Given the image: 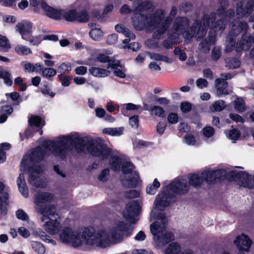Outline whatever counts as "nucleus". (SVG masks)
Wrapping results in <instances>:
<instances>
[{"label":"nucleus","mask_w":254,"mask_h":254,"mask_svg":"<svg viewBox=\"0 0 254 254\" xmlns=\"http://www.w3.org/2000/svg\"><path fill=\"white\" fill-rule=\"evenodd\" d=\"M73 147L78 153L83 151L86 147L89 153L102 160L107 159L111 154V150L101 141L96 139L87 140V138L81 137L76 133H71L60 137L56 142L46 141L44 148L39 146L35 148L29 156L22 159L21 169L25 170L28 165L27 159L29 158L30 165L28 170L29 182L36 187H45L47 182L45 177H41L43 170L36 164L43 159L48 149L56 158L63 160L71 152Z\"/></svg>","instance_id":"obj_1"},{"label":"nucleus","mask_w":254,"mask_h":254,"mask_svg":"<svg viewBox=\"0 0 254 254\" xmlns=\"http://www.w3.org/2000/svg\"><path fill=\"white\" fill-rule=\"evenodd\" d=\"M131 233L132 230L124 222L118 221L110 231H95L86 228L76 230L64 227L60 231L59 239L62 243L70 244L74 248L84 247L91 250L105 248L111 244L120 243L125 236H129Z\"/></svg>","instance_id":"obj_2"},{"label":"nucleus","mask_w":254,"mask_h":254,"mask_svg":"<svg viewBox=\"0 0 254 254\" xmlns=\"http://www.w3.org/2000/svg\"><path fill=\"white\" fill-rule=\"evenodd\" d=\"M164 14L163 10H156L149 16L141 14H134L132 17L133 26L137 30H155L153 34V38L161 39L165 33L168 24L166 20L163 19Z\"/></svg>","instance_id":"obj_3"},{"label":"nucleus","mask_w":254,"mask_h":254,"mask_svg":"<svg viewBox=\"0 0 254 254\" xmlns=\"http://www.w3.org/2000/svg\"><path fill=\"white\" fill-rule=\"evenodd\" d=\"M216 20V15L211 12L209 15H204L200 20H195L190 28L189 33H185V38L191 40L193 37L196 40L203 38L207 33L208 28L215 31L225 29V22L221 19Z\"/></svg>","instance_id":"obj_4"},{"label":"nucleus","mask_w":254,"mask_h":254,"mask_svg":"<svg viewBox=\"0 0 254 254\" xmlns=\"http://www.w3.org/2000/svg\"><path fill=\"white\" fill-rule=\"evenodd\" d=\"M156 222L150 225V231L153 235L157 236V240L159 243L165 245L174 240V235L170 232L165 231L168 221L164 213H159Z\"/></svg>","instance_id":"obj_5"},{"label":"nucleus","mask_w":254,"mask_h":254,"mask_svg":"<svg viewBox=\"0 0 254 254\" xmlns=\"http://www.w3.org/2000/svg\"><path fill=\"white\" fill-rule=\"evenodd\" d=\"M134 166L130 162L124 160L122 166V172L125 175L121 178L122 185L127 188H134L137 184L139 175L135 171L133 172Z\"/></svg>","instance_id":"obj_6"},{"label":"nucleus","mask_w":254,"mask_h":254,"mask_svg":"<svg viewBox=\"0 0 254 254\" xmlns=\"http://www.w3.org/2000/svg\"><path fill=\"white\" fill-rule=\"evenodd\" d=\"M216 20L221 19L225 22V27L227 23L230 22L235 16V10L233 8H229L227 10L229 6V3L227 0H219L216 4Z\"/></svg>","instance_id":"obj_7"},{"label":"nucleus","mask_w":254,"mask_h":254,"mask_svg":"<svg viewBox=\"0 0 254 254\" xmlns=\"http://www.w3.org/2000/svg\"><path fill=\"white\" fill-rule=\"evenodd\" d=\"M190 21L186 17L178 16L173 22L172 29L175 31V37L181 34L185 38V33H189Z\"/></svg>","instance_id":"obj_8"},{"label":"nucleus","mask_w":254,"mask_h":254,"mask_svg":"<svg viewBox=\"0 0 254 254\" xmlns=\"http://www.w3.org/2000/svg\"><path fill=\"white\" fill-rule=\"evenodd\" d=\"M168 190H170L175 195L177 194H184L189 190L190 185L185 179L178 178L167 186Z\"/></svg>","instance_id":"obj_9"},{"label":"nucleus","mask_w":254,"mask_h":254,"mask_svg":"<svg viewBox=\"0 0 254 254\" xmlns=\"http://www.w3.org/2000/svg\"><path fill=\"white\" fill-rule=\"evenodd\" d=\"M139 209V206L136 201L133 200L128 203L123 213L124 217L131 224L136 223L138 220L137 215Z\"/></svg>","instance_id":"obj_10"},{"label":"nucleus","mask_w":254,"mask_h":254,"mask_svg":"<svg viewBox=\"0 0 254 254\" xmlns=\"http://www.w3.org/2000/svg\"><path fill=\"white\" fill-rule=\"evenodd\" d=\"M36 211L42 215V221H45L50 219L59 218V214L57 212L55 205L49 204L44 207L40 206L36 207Z\"/></svg>","instance_id":"obj_11"},{"label":"nucleus","mask_w":254,"mask_h":254,"mask_svg":"<svg viewBox=\"0 0 254 254\" xmlns=\"http://www.w3.org/2000/svg\"><path fill=\"white\" fill-rule=\"evenodd\" d=\"M175 195L170 190H168L166 187V190H163L161 194L157 195L155 199V207L159 210H162L161 207H165L169 205L171 200Z\"/></svg>","instance_id":"obj_12"},{"label":"nucleus","mask_w":254,"mask_h":254,"mask_svg":"<svg viewBox=\"0 0 254 254\" xmlns=\"http://www.w3.org/2000/svg\"><path fill=\"white\" fill-rule=\"evenodd\" d=\"M43 222L45 230L50 235H54L60 232L62 228L60 217L50 219Z\"/></svg>","instance_id":"obj_13"},{"label":"nucleus","mask_w":254,"mask_h":254,"mask_svg":"<svg viewBox=\"0 0 254 254\" xmlns=\"http://www.w3.org/2000/svg\"><path fill=\"white\" fill-rule=\"evenodd\" d=\"M234 244L236 245L239 249L238 254L241 253L242 254H245V252H248L250 248L252 241L249 237L244 234L238 236L234 241Z\"/></svg>","instance_id":"obj_14"},{"label":"nucleus","mask_w":254,"mask_h":254,"mask_svg":"<svg viewBox=\"0 0 254 254\" xmlns=\"http://www.w3.org/2000/svg\"><path fill=\"white\" fill-rule=\"evenodd\" d=\"M154 8L152 2L148 0H134L133 2L132 12L134 14H141V12L151 11Z\"/></svg>","instance_id":"obj_15"},{"label":"nucleus","mask_w":254,"mask_h":254,"mask_svg":"<svg viewBox=\"0 0 254 254\" xmlns=\"http://www.w3.org/2000/svg\"><path fill=\"white\" fill-rule=\"evenodd\" d=\"M41 7L45 14L49 17L55 20H59L62 17V9H56L49 5L45 1L41 2Z\"/></svg>","instance_id":"obj_16"},{"label":"nucleus","mask_w":254,"mask_h":254,"mask_svg":"<svg viewBox=\"0 0 254 254\" xmlns=\"http://www.w3.org/2000/svg\"><path fill=\"white\" fill-rule=\"evenodd\" d=\"M254 43V33L253 35L247 36L243 34L241 39L237 44L236 50L237 52H240L242 51L249 50L252 44Z\"/></svg>","instance_id":"obj_17"},{"label":"nucleus","mask_w":254,"mask_h":254,"mask_svg":"<svg viewBox=\"0 0 254 254\" xmlns=\"http://www.w3.org/2000/svg\"><path fill=\"white\" fill-rule=\"evenodd\" d=\"M231 173L235 175L236 179L239 180L243 187L249 189L254 188V181H252V176L251 175L245 172H241L238 173L232 172Z\"/></svg>","instance_id":"obj_18"},{"label":"nucleus","mask_w":254,"mask_h":254,"mask_svg":"<svg viewBox=\"0 0 254 254\" xmlns=\"http://www.w3.org/2000/svg\"><path fill=\"white\" fill-rule=\"evenodd\" d=\"M232 3L236 7V14L238 18H242L247 17L250 14L246 9L245 0H232Z\"/></svg>","instance_id":"obj_19"},{"label":"nucleus","mask_w":254,"mask_h":254,"mask_svg":"<svg viewBox=\"0 0 254 254\" xmlns=\"http://www.w3.org/2000/svg\"><path fill=\"white\" fill-rule=\"evenodd\" d=\"M215 86L218 96H225L232 92V90L228 88V82L224 80L216 79L215 81Z\"/></svg>","instance_id":"obj_20"},{"label":"nucleus","mask_w":254,"mask_h":254,"mask_svg":"<svg viewBox=\"0 0 254 254\" xmlns=\"http://www.w3.org/2000/svg\"><path fill=\"white\" fill-rule=\"evenodd\" d=\"M215 41V38L214 36L209 35L208 38L202 39L198 45V50L200 53L203 54H207L210 50V46L214 44Z\"/></svg>","instance_id":"obj_21"},{"label":"nucleus","mask_w":254,"mask_h":254,"mask_svg":"<svg viewBox=\"0 0 254 254\" xmlns=\"http://www.w3.org/2000/svg\"><path fill=\"white\" fill-rule=\"evenodd\" d=\"M17 31L21 35L22 39H26V36L32 31V24L28 21L18 23L16 26Z\"/></svg>","instance_id":"obj_22"},{"label":"nucleus","mask_w":254,"mask_h":254,"mask_svg":"<svg viewBox=\"0 0 254 254\" xmlns=\"http://www.w3.org/2000/svg\"><path fill=\"white\" fill-rule=\"evenodd\" d=\"M54 199V195L48 192H39L35 195V203L37 205L41 206V205L47 202H50Z\"/></svg>","instance_id":"obj_23"},{"label":"nucleus","mask_w":254,"mask_h":254,"mask_svg":"<svg viewBox=\"0 0 254 254\" xmlns=\"http://www.w3.org/2000/svg\"><path fill=\"white\" fill-rule=\"evenodd\" d=\"M109 67L112 68L113 70L114 74L116 76L122 78H124L126 77L125 73L126 69L125 67L120 64L119 61L110 62Z\"/></svg>","instance_id":"obj_24"},{"label":"nucleus","mask_w":254,"mask_h":254,"mask_svg":"<svg viewBox=\"0 0 254 254\" xmlns=\"http://www.w3.org/2000/svg\"><path fill=\"white\" fill-rule=\"evenodd\" d=\"M248 27V23L245 21H240L238 23L237 25H232L231 29L227 36H231L234 38L241 32L246 31Z\"/></svg>","instance_id":"obj_25"},{"label":"nucleus","mask_w":254,"mask_h":254,"mask_svg":"<svg viewBox=\"0 0 254 254\" xmlns=\"http://www.w3.org/2000/svg\"><path fill=\"white\" fill-rule=\"evenodd\" d=\"M165 254H193L190 251L181 252L180 246L175 243L170 244L165 251Z\"/></svg>","instance_id":"obj_26"},{"label":"nucleus","mask_w":254,"mask_h":254,"mask_svg":"<svg viewBox=\"0 0 254 254\" xmlns=\"http://www.w3.org/2000/svg\"><path fill=\"white\" fill-rule=\"evenodd\" d=\"M17 184L20 193L25 197H27L28 196V190L25 183L24 174L21 173L19 174L18 179L17 180Z\"/></svg>","instance_id":"obj_27"},{"label":"nucleus","mask_w":254,"mask_h":254,"mask_svg":"<svg viewBox=\"0 0 254 254\" xmlns=\"http://www.w3.org/2000/svg\"><path fill=\"white\" fill-rule=\"evenodd\" d=\"M89 73L96 77H105L108 76L110 72L105 69L98 67L92 66L89 69Z\"/></svg>","instance_id":"obj_28"},{"label":"nucleus","mask_w":254,"mask_h":254,"mask_svg":"<svg viewBox=\"0 0 254 254\" xmlns=\"http://www.w3.org/2000/svg\"><path fill=\"white\" fill-rule=\"evenodd\" d=\"M109 161L112 169L114 171H120L124 160L119 156H112Z\"/></svg>","instance_id":"obj_29"},{"label":"nucleus","mask_w":254,"mask_h":254,"mask_svg":"<svg viewBox=\"0 0 254 254\" xmlns=\"http://www.w3.org/2000/svg\"><path fill=\"white\" fill-rule=\"evenodd\" d=\"M188 177L189 179V184L194 187L200 186L203 182V180L202 177V173L200 176L198 174H190L188 175Z\"/></svg>","instance_id":"obj_30"},{"label":"nucleus","mask_w":254,"mask_h":254,"mask_svg":"<svg viewBox=\"0 0 254 254\" xmlns=\"http://www.w3.org/2000/svg\"><path fill=\"white\" fill-rule=\"evenodd\" d=\"M157 10H162L164 11V14L163 15V19L165 20H166V21H167L166 22H167L168 23L167 27L165 29V32H166L167 31V29H168V28L169 27L171 23L172 22V18H174L176 15V14L177 13V11H178L177 8L174 6H172L171 8V11L170 12L169 15L168 16H166V12L164 9H158Z\"/></svg>","instance_id":"obj_31"},{"label":"nucleus","mask_w":254,"mask_h":254,"mask_svg":"<svg viewBox=\"0 0 254 254\" xmlns=\"http://www.w3.org/2000/svg\"><path fill=\"white\" fill-rule=\"evenodd\" d=\"M0 78L3 80L4 83L8 86H11L12 85V80L11 74L9 71L2 69L0 67Z\"/></svg>","instance_id":"obj_32"},{"label":"nucleus","mask_w":254,"mask_h":254,"mask_svg":"<svg viewBox=\"0 0 254 254\" xmlns=\"http://www.w3.org/2000/svg\"><path fill=\"white\" fill-rule=\"evenodd\" d=\"M225 66L230 69L238 68L241 64L239 60L235 58H228L225 59Z\"/></svg>","instance_id":"obj_33"},{"label":"nucleus","mask_w":254,"mask_h":254,"mask_svg":"<svg viewBox=\"0 0 254 254\" xmlns=\"http://www.w3.org/2000/svg\"><path fill=\"white\" fill-rule=\"evenodd\" d=\"M23 39L28 41L29 42V44L33 46H38L43 40V39L41 36H34L31 34V33L28 34L26 36V39Z\"/></svg>","instance_id":"obj_34"},{"label":"nucleus","mask_w":254,"mask_h":254,"mask_svg":"<svg viewBox=\"0 0 254 254\" xmlns=\"http://www.w3.org/2000/svg\"><path fill=\"white\" fill-rule=\"evenodd\" d=\"M90 16L87 12L82 10L79 12L76 11L75 21L80 23H85L89 21Z\"/></svg>","instance_id":"obj_35"},{"label":"nucleus","mask_w":254,"mask_h":254,"mask_svg":"<svg viewBox=\"0 0 254 254\" xmlns=\"http://www.w3.org/2000/svg\"><path fill=\"white\" fill-rule=\"evenodd\" d=\"M76 10L70 9L67 11L62 9V17L67 21H75Z\"/></svg>","instance_id":"obj_36"},{"label":"nucleus","mask_w":254,"mask_h":254,"mask_svg":"<svg viewBox=\"0 0 254 254\" xmlns=\"http://www.w3.org/2000/svg\"><path fill=\"white\" fill-rule=\"evenodd\" d=\"M151 59L157 61H163L167 63H171L172 61L167 56L158 53H148Z\"/></svg>","instance_id":"obj_37"},{"label":"nucleus","mask_w":254,"mask_h":254,"mask_svg":"<svg viewBox=\"0 0 254 254\" xmlns=\"http://www.w3.org/2000/svg\"><path fill=\"white\" fill-rule=\"evenodd\" d=\"M31 246L34 251L38 254H44L46 252V248L43 244L37 241H32Z\"/></svg>","instance_id":"obj_38"},{"label":"nucleus","mask_w":254,"mask_h":254,"mask_svg":"<svg viewBox=\"0 0 254 254\" xmlns=\"http://www.w3.org/2000/svg\"><path fill=\"white\" fill-rule=\"evenodd\" d=\"M236 40L231 36H227L225 42V52L226 53L231 52L235 48Z\"/></svg>","instance_id":"obj_39"},{"label":"nucleus","mask_w":254,"mask_h":254,"mask_svg":"<svg viewBox=\"0 0 254 254\" xmlns=\"http://www.w3.org/2000/svg\"><path fill=\"white\" fill-rule=\"evenodd\" d=\"M244 100L242 98L237 97L234 101V108L238 112L242 113L246 110Z\"/></svg>","instance_id":"obj_40"},{"label":"nucleus","mask_w":254,"mask_h":254,"mask_svg":"<svg viewBox=\"0 0 254 254\" xmlns=\"http://www.w3.org/2000/svg\"><path fill=\"white\" fill-rule=\"evenodd\" d=\"M226 107L225 102L222 100L215 101L210 107L212 112H220L224 109Z\"/></svg>","instance_id":"obj_41"},{"label":"nucleus","mask_w":254,"mask_h":254,"mask_svg":"<svg viewBox=\"0 0 254 254\" xmlns=\"http://www.w3.org/2000/svg\"><path fill=\"white\" fill-rule=\"evenodd\" d=\"M15 51L16 53L21 55H27L29 54H32V53L29 48L26 46L20 44L15 46Z\"/></svg>","instance_id":"obj_42"},{"label":"nucleus","mask_w":254,"mask_h":254,"mask_svg":"<svg viewBox=\"0 0 254 254\" xmlns=\"http://www.w3.org/2000/svg\"><path fill=\"white\" fill-rule=\"evenodd\" d=\"M160 186V183L157 179H155L152 184H150L147 186L146 189V192L148 194H154Z\"/></svg>","instance_id":"obj_43"},{"label":"nucleus","mask_w":254,"mask_h":254,"mask_svg":"<svg viewBox=\"0 0 254 254\" xmlns=\"http://www.w3.org/2000/svg\"><path fill=\"white\" fill-rule=\"evenodd\" d=\"M123 130L122 127L105 128L103 129V133L113 136H119L122 134Z\"/></svg>","instance_id":"obj_44"},{"label":"nucleus","mask_w":254,"mask_h":254,"mask_svg":"<svg viewBox=\"0 0 254 254\" xmlns=\"http://www.w3.org/2000/svg\"><path fill=\"white\" fill-rule=\"evenodd\" d=\"M57 74V71L51 67H46L42 69V75L48 79H50Z\"/></svg>","instance_id":"obj_45"},{"label":"nucleus","mask_w":254,"mask_h":254,"mask_svg":"<svg viewBox=\"0 0 254 254\" xmlns=\"http://www.w3.org/2000/svg\"><path fill=\"white\" fill-rule=\"evenodd\" d=\"M150 111L152 115L161 118H163L165 116V111L161 107L154 106L150 108Z\"/></svg>","instance_id":"obj_46"},{"label":"nucleus","mask_w":254,"mask_h":254,"mask_svg":"<svg viewBox=\"0 0 254 254\" xmlns=\"http://www.w3.org/2000/svg\"><path fill=\"white\" fill-rule=\"evenodd\" d=\"M177 37H175V34L171 35L169 34L168 38L165 39L163 42V46L166 49L172 48L173 45L175 44L176 38Z\"/></svg>","instance_id":"obj_47"},{"label":"nucleus","mask_w":254,"mask_h":254,"mask_svg":"<svg viewBox=\"0 0 254 254\" xmlns=\"http://www.w3.org/2000/svg\"><path fill=\"white\" fill-rule=\"evenodd\" d=\"M5 96L14 102L13 105H18L22 100L20 94L17 92L6 93Z\"/></svg>","instance_id":"obj_48"},{"label":"nucleus","mask_w":254,"mask_h":254,"mask_svg":"<svg viewBox=\"0 0 254 254\" xmlns=\"http://www.w3.org/2000/svg\"><path fill=\"white\" fill-rule=\"evenodd\" d=\"M89 35L93 40L99 41L103 36V32L99 28H93L90 31Z\"/></svg>","instance_id":"obj_49"},{"label":"nucleus","mask_w":254,"mask_h":254,"mask_svg":"<svg viewBox=\"0 0 254 254\" xmlns=\"http://www.w3.org/2000/svg\"><path fill=\"white\" fill-rule=\"evenodd\" d=\"M29 123L30 126H35L37 127L43 126L44 122L42 119L38 116H32L29 120Z\"/></svg>","instance_id":"obj_50"},{"label":"nucleus","mask_w":254,"mask_h":254,"mask_svg":"<svg viewBox=\"0 0 254 254\" xmlns=\"http://www.w3.org/2000/svg\"><path fill=\"white\" fill-rule=\"evenodd\" d=\"M214 177L213 171H207L202 173V177L203 181H205L208 184L212 183L215 181Z\"/></svg>","instance_id":"obj_51"},{"label":"nucleus","mask_w":254,"mask_h":254,"mask_svg":"<svg viewBox=\"0 0 254 254\" xmlns=\"http://www.w3.org/2000/svg\"><path fill=\"white\" fill-rule=\"evenodd\" d=\"M221 56V49L219 46H215L211 51V58L213 61H217Z\"/></svg>","instance_id":"obj_52"},{"label":"nucleus","mask_w":254,"mask_h":254,"mask_svg":"<svg viewBox=\"0 0 254 254\" xmlns=\"http://www.w3.org/2000/svg\"><path fill=\"white\" fill-rule=\"evenodd\" d=\"M10 144L8 143H3L0 144V163L3 162L5 160V152L3 150L5 148L6 150H8L10 148Z\"/></svg>","instance_id":"obj_53"},{"label":"nucleus","mask_w":254,"mask_h":254,"mask_svg":"<svg viewBox=\"0 0 254 254\" xmlns=\"http://www.w3.org/2000/svg\"><path fill=\"white\" fill-rule=\"evenodd\" d=\"M0 48L4 51H7L10 48L8 40L5 37L0 35Z\"/></svg>","instance_id":"obj_54"},{"label":"nucleus","mask_w":254,"mask_h":254,"mask_svg":"<svg viewBox=\"0 0 254 254\" xmlns=\"http://www.w3.org/2000/svg\"><path fill=\"white\" fill-rule=\"evenodd\" d=\"M110 170L109 169L103 170L98 176V180L101 182H105L108 180Z\"/></svg>","instance_id":"obj_55"},{"label":"nucleus","mask_w":254,"mask_h":254,"mask_svg":"<svg viewBox=\"0 0 254 254\" xmlns=\"http://www.w3.org/2000/svg\"><path fill=\"white\" fill-rule=\"evenodd\" d=\"M173 53L174 55L179 57V60L181 61H185L187 59L186 53L179 47L175 48Z\"/></svg>","instance_id":"obj_56"},{"label":"nucleus","mask_w":254,"mask_h":254,"mask_svg":"<svg viewBox=\"0 0 254 254\" xmlns=\"http://www.w3.org/2000/svg\"><path fill=\"white\" fill-rule=\"evenodd\" d=\"M240 136V131L237 129H233L229 131L228 136L231 140H236Z\"/></svg>","instance_id":"obj_57"},{"label":"nucleus","mask_w":254,"mask_h":254,"mask_svg":"<svg viewBox=\"0 0 254 254\" xmlns=\"http://www.w3.org/2000/svg\"><path fill=\"white\" fill-rule=\"evenodd\" d=\"M202 132L204 136L209 138L213 135L214 133V129L212 127L207 126L203 128Z\"/></svg>","instance_id":"obj_58"},{"label":"nucleus","mask_w":254,"mask_h":254,"mask_svg":"<svg viewBox=\"0 0 254 254\" xmlns=\"http://www.w3.org/2000/svg\"><path fill=\"white\" fill-rule=\"evenodd\" d=\"M196 85L198 88L203 89L208 86V82L205 79L199 78L196 80Z\"/></svg>","instance_id":"obj_59"},{"label":"nucleus","mask_w":254,"mask_h":254,"mask_svg":"<svg viewBox=\"0 0 254 254\" xmlns=\"http://www.w3.org/2000/svg\"><path fill=\"white\" fill-rule=\"evenodd\" d=\"M16 216L18 219L23 221H26L29 218L27 214L22 209H18L16 211Z\"/></svg>","instance_id":"obj_60"},{"label":"nucleus","mask_w":254,"mask_h":254,"mask_svg":"<svg viewBox=\"0 0 254 254\" xmlns=\"http://www.w3.org/2000/svg\"><path fill=\"white\" fill-rule=\"evenodd\" d=\"M58 69L60 70L62 74L71 70V66L69 63H63L58 66Z\"/></svg>","instance_id":"obj_61"},{"label":"nucleus","mask_w":254,"mask_h":254,"mask_svg":"<svg viewBox=\"0 0 254 254\" xmlns=\"http://www.w3.org/2000/svg\"><path fill=\"white\" fill-rule=\"evenodd\" d=\"M191 104L188 102H183L181 104L180 108L183 113H188L191 109Z\"/></svg>","instance_id":"obj_62"},{"label":"nucleus","mask_w":254,"mask_h":254,"mask_svg":"<svg viewBox=\"0 0 254 254\" xmlns=\"http://www.w3.org/2000/svg\"><path fill=\"white\" fill-rule=\"evenodd\" d=\"M139 195V192L135 190H130L127 191L125 193L126 197L128 198H133L138 197Z\"/></svg>","instance_id":"obj_63"},{"label":"nucleus","mask_w":254,"mask_h":254,"mask_svg":"<svg viewBox=\"0 0 254 254\" xmlns=\"http://www.w3.org/2000/svg\"><path fill=\"white\" fill-rule=\"evenodd\" d=\"M168 121L170 124H175L178 121V116L177 114L171 113L168 116Z\"/></svg>","instance_id":"obj_64"}]
</instances>
